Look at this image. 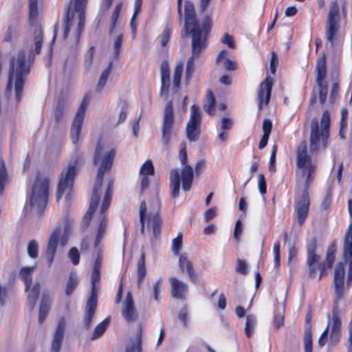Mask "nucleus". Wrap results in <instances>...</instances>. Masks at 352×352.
Segmentation results:
<instances>
[{
  "mask_svg": "<svg viewBox=\"0 0 352 352\" xmlns=\"http://www.w3.org/2000/svg\"><path fill=\"white\" fill-rule=\"evenodd\" d=\"M213 25L211 14H205L198 19L194 4L186 1L184 4V26L186 35L192 38V54L188 58L186 67V79L190 80L195 72V59L207 47L208 39Z\"/></svg>",
  "mask_w": 352,
  "mask_h": 352,
  "instance_id": "nucleus-1",
  "label": "nucleus"
},
{
  "mask_svg": "<svg viewBox=\"0 0 352 352\" xmlns=\"http://www.w3.org/2000/svg\"><path fill=\"white\" fill-rule=\"evenodd\" d=\"M296 166L300 176L305 178L301 195L295 197L294 211L298 223L302 226L309 214L310 206L309 190L315 180L318 164L316 160L311 158V155H296Z\"/></svg>",
  "mask_w": 352,
  "mask_h": 352,
  "instance_id": "nucleus-2",
  "label": "nucleus"
},
{
  "mask_svg": "<svg viewBox=\"0 0 352 352\" xmlns=\"http://www.w3.org/2000/svg\"><path fill=\"white\" fill-rule=\"evenodd\" d=\"M25 58V52L20 51L16 58L12 57L10 63L6 91H11L14 84L17 102L22 98L23 86L30 73V66L26 64Z\"/></svg>",
  "mask_w": 352,
  "mask_h": 352,
  "instance_id": "nucleus-3",
  "label": "nucleus"
},
{
  "mask_svg": "<svg viewBox=\"0 0 352 352\" xmlns=\"http://www.w3.org/2000/svg\"><path fill=\"white\" fill-rule=\"evenodd\" d=\"M114 155H94V163L98 168V173L96 179L93 194L90 200L89 207L85 213L82 224L83 227H87L94 212L96 211L99 200V191L102 185L103 177L105 173L110 170L114 161Z\"/></svg>",
  "mask_w": 352,
  "mask_h": 352,
  "instance_id": "nucleus-4",
  "label": "nucleus"
},
{
  "mask_svg": "<svg viewBox=\"0 0 352 352\" xmlns=\"http://www.w3.org/2000/svg\"><path fill=\"white\" fill-rule=\"evenodd\" d=\"M330 113L328 110L322 113L320 120V129L317 118H314L311 122L310 131V152L317 153L320 148L325 149L327 147L328 139L330 131Z\"/></svg>",
  "mask_w": 352,
  "mask_h": 352,
  "instance_id": "nucleus-5",
  "label": "nucleus"
},
{
  "mask_svg": "<svg viewBox=\"0 0 352 352\" xmlns=\"http://www.w3.org/2000/svg\"><path fill=\"white\" fill-rule=\"evenodd\" d=\"M180 161L183 168L179 172L177 168H173L170 172V195L173 199L179 195L181 182L184 191H188L192 187L194 179L192 167L188 164V155H180Z\"/></svg>",
  "mask_w": 352,
  "mask_h": 352,
  "instance_id": "nucleus-6",
  "label": "nucleus"
},
{
  "mask_svg": "<svg viewBox=\"0 0 352 352\" xmlns=\"http://www.w3.org/2000/svg\"><path fill=\"white\" fill-rule=\"evenodd\" d=\"M72 225L73 221L67 217L50 234L45 253L49 267L52 266L58 245L64 247L67 243Z\"/></svg>",
  "mask_w": 352,
  "mask_h": 352,
  "instance_id": "nucleus-7",
  "label": "nucleus"
},
{
  "mask_svg": "<svg viewBox=\"0 0 352 352\" xmlns=\"http://www.w3.org/2000/svg\"><path fill=\"white\" fill-rule=\"evenodd\" d=\"M82 166V162L80 160H74L63 170L58 185L57 201L64 198L69 201L72 199L74 179Z\"/></svg>",
  "mask_w": 352,
  "mask_h": 352,
  "instance_id": "nucleus-8",
  "label": "nucleus"
},
{
  "mask_svg": "<svg viewBox=\"0 0 352 352\" xmlns=\"http://www.w3.org/2000/svg\"><path fill=\"white\" fill-rule=\"evenodd\" d=\"M49 180L46 177H38L30 195L29 203L26 204V210H34L41 213L47 206L48 199Z\"/></svg>",
  "mask_w": 352,
  "mask_h": 352,
  "instance_id": "nucleus-9",
  "label": "nucleus"
},
{
  "mask_svg": "<svg viewBox=\"0 0 352 352\" xmlns=\"http://www.w3.org/2000/svg\"><path fill=\"white\" fill-rule=\"evenodd\" d=\"M112 185L113 183L111 182H109L103 201L102 204V206L100 208V210L99 213L97 214V223L98 230L97 233L95 238L94 246L97 248L100 244V242L103 237L107 226V218L104 214L105 211L109 208L110 206V203L112 197Z\"/></svg>",
  "mask_w": 352,
  "mask_h": 352,
  "instance_id": "nucleus-10",
  "label": "nucleus"
},
{
  "mask_svg": "<svg viewBox=\"0 0 352 352\" xmlns=\"http://www.w3.org/2000/svg\"><path fill=\"white\" fill-rule=\"evenodd\" d=\"M91 98V95L89 92L84 96L72 121L70 135L74 144H76L79 140L86 110L90 102Z\"/></svg>",
  "mask_w": 352,
  "mask_h": 352,
  "instance_id": "nucleus-11",
  "label": "nucleus"
},
{
  "mask_svg": "<svg viewBox=\"0 0 352 352\" xmlns=\"http://www.w3.org/2000/svg\"><path fill=\"white\" fill-rule=\"evenodd\" d=\"M316 84L318 87V97L319 101L321 104H324L326 102L328 85L326 80L327 78V63L325 54L317 60L316 65Z\"/></svg>",
  "mask_w": 352,
  "mask_h": 352,
  "instance_id": "nucleus-12",
  "label": "nucleus"
},
{
  "mask_svg": "<svg viewBox=\"0 0 352 352\" xmlns=\"http://www.w3.org/2000/svg\"><path fill=\"white\" fill-rule=\"evenodd\" d=\"M175 135L174 131V111L172 101H168L164 109L163 124L162 127V141L168 146L172 138Z\"/></svg>",
  "mask_w": 352,
  "mask_h": 352,
  "instance_id": "nucleus-13",
  "label": "nucleus"
},
{
  "mask_svg": "<svg viewBox=\"0 0 352 352\" xmlns=\"http://www.w3.org/2000/svg\"><path fill=\"white\" fill-rule=\"evenodd\" d=\"M201 116L199 107L194 104L190 108V116L186 125V135L188 139L191 141H197L201 132Z\"/></svg>",
  "mask_w": 352,
  "mask_h": 352,
  "instance_id": "nucleus-14",
  "label": "nucleus"
},
{
  "mask_svg": "<svg viewBox=\"0 0 352 352\" xmlns=\"http://www.w3.org/2000/svg\"><path fill=\"white\" fill-rule=\"evenodd\" d=\"M306 267L307 268L308 276L311 278L316 277L317 273L319 272L318 280L328 275L329 270H331L324 261H321L320 255L312 256H307Z\"/></svg>",
  "mask_w": 352,
  "mask_h": 352,
  "instance_id": "nucleus-15",
  "label": "nucleus"
},
{
  "mask_svg": "<svg viewBox=\"0 0 352 352\" xmlns=\"http://www.w3.org/2000/svg\"><path fill=\"white\" fill-rule=\"evenodd\" d=\"M87 0H70L67 7H71L74 12V19L76 12L78 13V22L76 30V40L79 41L81 34L83 32L85 23V10L87 5Z\"/></svg>",
  "mask_w": 352,
  "mask_h": 352,
  "instance_id": "nucleus-16",
  "label": "nucleus"
},
{
  "mask_svg": "<svg viewBox=\"0 0 352 352\" xmlns=\"http://www.w3.org/2000/svg\"><path fill=\"white\" fill-rule=\"evenodd\" d=\"M339 14L338 5L336 1L331 2L328 15V26L327 29V39L329 42L333 44L335 36L338 30L336 18Z\"/></svg>",
  "mask_w": 352,
  "mask_h": 352,
  "instance_id": "nucleus-17",
  "label": "nucleus"
},
{
  "mask_svg": "<svg viewBox=\"0 0 352 352\" xmlns=\"http://www.w3.org/2000/svg\"><path fill=\"white\" fill-rule=\"evenodd\" d=\"M272 87L273 78L269 76L260 83L257 94L259 110L263 109V104L267 105L270 102Z\"/></svg>",
  "mask_w": 352,
  "mask_h": 352,
  "instance_id": "nucleus-18",
  "label": "nucleus"
},
{
  "mask_svg": "<svg viewBox=\"0 0 352 352\" xmlns=\"http://www.w3.org/2000/svg\"><path fill=\"white\" fill-rule=\"evenodd\" d=\"M154 175V167L151 160L146 161L140 167L139 179L141 192H144L151 184Z\"/></svg>",
  "mask_w": 352,
  "mask_h": 352,
  "instance_id": "nucleus-19",
  "label": "nucleus"
},
{
  "mask_svg": "<svg viewBox=\"0 0 352 352\" xmlns=\"http://www.w3.org/2000/svg\"><path fill=\"white\" fill-rule=\"evenodd\" d=\"M344 263L339 262L336 265L333 275L334 289L338 299H341L344 294Z\"/></svg>",
  "mask_w": 352,
  "mask_h": 352,
  "instance_id": "nucleus-20",
  "label": "nucleus"
},
{
  "mask_svg": "<svg viewBox=\"0 0 352 352\" xmlns=\"http://www.w3.org/2000/svg\"><path fill=\"white\" fill-rule=\"evenodd\" d=\"M170 294L173 298L184 300L188 293V285L176 277L169 278Z\"/></svg>",
  "mask_w": 352,
  "mask_h": 352,
  "instance_id": "nucleus-21",
  "label": "nucleus"
},
{
  "mask_svg": "<svg viewBox=\"0 0 352 352\" xmlns=\"http://www.w3.org/2000/svg\"><path fill=\"white\" fill-rule=\"evenodd\" d=\"M350 223L344 234L343 254L345 258L352 257V199L348 201Z\"/></svg>",
  "mask_w": 352,
  "mask_h": 352,
  "instance_id": "nucleus-22",
  "label": "nucleus"
},
{
  "mask_svg": "<svg viewBox=\"0 0 352 352\" xmlns=\"http://www.w3.org/2000/svg\"><path fill=\"white\" fill-rule=\"evenodd\" d=\"M179 266L182 272L188 274V278L192 283L196 284L199 282V276L194 269L193 263L186 255L179 256Z\"/></svg>",
  "mask_w": 352,
  "mask_h": 352,
  "instance_id": "nucleus-23",
  "label": "nucleus"
},
{
  "mask_svg": "<svg viewBox=\"0 0 352 352\" xmlns=\"http://www.w3.org/2000/svg\"><path fill=\"white\" fill-rule=\"evenodd\" d=\"M161 72V92L162 96L166 98L170 87V67L167 60L162 61L160 66Z\"/></svg>",
  "mask_w": 352,
  "mask_h": 352,
  "instance_id": "nucleus-24",
  "label": "nucleus"
},
{
  "mask_svg": "<svg viewBox=\"0 0 352 352\" xmlns=\"http://www.w3.org/2000/svg\"><path fill=\"white\" fill-rule=\"evenodd\" d=\"M97 307V298H95L94 295L89 296L85 307V313L83 320L84 327L88 329L92 322L95 311Z\"/></svg>",
  "mask_w": 352,
  "mask_h": 352,
  "instance_id": "nucleus-25",
  "label": "nucleus"
},
{
  "mask_svg": "<svg viewBox=\"0 0 352 352\" xmlns=\"http://www.w3.org/2000/svg\"><path fill=\"white\" fill-rule=\"evenodd\" d=\"M65 321L63 318L58 321L54 335L51 352H59L64 337Z\"/></svg>",
  "mask_w": 352,
  "mask_h": 352,
  "instance_id": "nucleus-26",
  "label": "nucleus"
},
{
  "mask_svg": "<svg viewBox=\"0 0 352 352\" xmlns=\"http://www.w3.org/2000/svg\"><path fill=\"white\" fill-rule=\"evenodd\" d=\"M116 152V148L112 140L103 137L99 138L95 154H115Z\"/></svg>",
  "mask_w": 352,
  "mask_h": 352,
  "instance_id": "nucleus-27",
  "label": "nucleus"
},
{
  "mask_svg": "<svg viewBox=\"0 0 352 352\" xmlns=\"http://www.w3.org/2000/svg\"><path fill=\"white\" fill-rule=\"evenodd\" d=\"M135 315L136 313L134 307L132 294L131 292H128L124 302L122 316L126 320L131 321L134 320Z\"/></svg>",
  "mask_w": 352,
  "mask_h": 352,
  "instance_id": "nucleus-28",
  "label": "nucleus"
},
{
  "mask_svg": "<svg viewBox=\"0 0 352 352\" xmlns=\"http://www.w3.org/2000/svg\"><path fill=\"white\" fill-rule=\"evenodd\" d=\"M146 204L144 201H142L140 206V217L142 224V232L144 233L146 228L154 230V220L146 212Z\"/></svg>",
  "mask_w": 352,
  "mask_h": 352,
  "instance_id": "nucleus-29",
  "label": "nucleus"
},
{
  "mask_svg": "<svg viewBox=\"0 0 352 352\" xmlns=\"http://www.w3.org/2000/svg\"><path fill=\"white\" fill-rule=\"evenodd\" d=\"M228 54V52L227 50H221L217 57L216 62L217 64H219L222 62L223 67L226 70L234 71L237 69V64L235 61L226 58Z\"/></svg>",
  "mask_w": 352,
  "mask_h": 352,
  "instance_id": "nucleus-30",
  "label": "nucleus"
},
{
  "mask_svg": "<svg viewBox=\"0 0 352 352\" xmlns=\"http://www.w3.org/2000/svg\"><path fill=\"white\" fill-rule=\"evenodd\" d=\"M34 41L35 48L34 50H30V56H34L35 55L39 54L41 52V47L43 41V34L41 26H38L34 31Z\"/></svg>",
  "mask_w": 352,
  "mask_h": 352,
  "instance_id": "nucleus-31",
  "label": "nucleus"
},
{
  "mask_svg": "<svg viewBox=\"0 0 352 352\" xmlns=\"http://www.w3.org/2000/svg\"><path fill=\"white\" fill-rule=\"evenodd\" d=\"M52 302V299L48 295H43L39 309L38 320L40 323L43 322L47 316Z\"/></svg>",
  "mask_w": 352,
  "mask_h": 352,
  "instance_id": "nucleus-32",
  "label": "nucleus"
},
{
  "mask_svg": "<svg viewBox=\"0 0 352 352\" xmlns=\"http://www.w3.org/2000/svg\"><path fill=\"white\" fill-rule=\"evenodd\" d=\"M141 330L138 329L134 338H130L126 346V352H141Z\"/></svg>",
  "mask_w": 352,
  "mask_h": 352,
  "instance_id": "nucleus-33",
  "label": "nucleus"
},
{
  "mask_svg": "<svg viewBox=\"0 0 352 352\" xmlns=\"http://www.w3.org/2000/svg\"><path fill=\"white\" fill-rule=\"evenodd\" d=\"M113 68V61H110L107 66V67L104 69V71L102 72L96 87V91L97 92H100L104 87L109 76L110 73L111 72Z\"/></svg>",
  "mask_w": 352,
  "mask_h": 352,
  "instance_id": "nucleus-34",
  "label": "nucleus"
},
{
  "mask_svg": "<svg viewBox=\"0 0 352 352\" xmlns=\"http://www.w3.org/2000/svg\"><path fill=\"white\" fill-rule=\"evenodd\" d=\"M337 250V241L334 239L331 243L328 246L326 256H325V263L330 269L332 268L335 259H336V253Z\"/></svg>",
  "mask_w": 352,
  "mask_h": 352,
  "instance_id": "nucleus-35",
  "label": "nucleus"
},
{
  "mask_svg": "<svg viewBox=\"0 0 352 352\" xmlns=\"http://www.w3.org/2000/svg\"><path fill=\"white\" fill-rule=\"evenodd\" d=\"M206 102L204 106V109L209 115H214L216 104V98L214 93L211 90H208L206 94Z\"/></svg>",
  "mask_w": 352,
  "mask_h": 352,
  "instance_id": "nucleus-36",
  "label": "nucleus"
},
{
  "mask_svg": "<svg viewBox=\"0 0 352 352\" xmlns=\"http://www.w3.org/2000/svg\"><path fill=\"white\" fill-rule=\"evenodd\" d=\"M40 290V286L38 283L35 284L32 288L30 287L28 290H25L28 292V305L30 309H32L35 303L37 300L38 294Z\"/></svg>",
  "mask_w": 352,
  "mask_h": 352,
  "instance_id": "nucleus-37",
  "label": "nucleus"
},
{
  "mask_svg": "<svg viewBox=\"0 0 352 352\" xmlns=\"http://www.w3.org/2000/svg\"><path fill=\"white\" fill-rule=\"evenodd\" d=\"M74 22V12L72 10L71 7H67L65 11V16L64 19V37L66 38L70 32L71 28Z\"/></svg>",
  "mask_w": 352,
  "mask_h": 352,
  "instance_id": "nucleus-38",
  "label": "nucleus"
},
{
  "mask_svg": "<svg viewBox=\"0 0 352 352\" xmlns=\"http://www.w3.org/2000/svg\"><path fill=\"white\" fill-rule=\"evenodd\" d=\"M35 269L34 266L32 267H24L21 268L20 272V276L22 278L25 286V290H28L32 284V273Z\"/></svg>",
  "mask_w": 352,
  "mask_h": 352,
  "instance_id": "nucleus-39",
  "label": "nucleus"
},
{
  "mask_svg": "<svg viewBox=\"0 0 352 352\" xmlns=\"http://www.w3.org/2000/svg\"><path fill=\"white\" fill-rule=\"evenodd\" d=\"M341 320L339 316V311L337 305L334 306L332 309V326L331 334H336L340 331Z\"/></svg>",
  "mask_w": 352,
  "mask_h": 352,
  "instance_id": "nucleus-40",
  "label": "nucleus"
},
{
  "mask_svg": "<svg viewBox=\"0 0 352 352\" xmlns=\"http://www.w3.org/2000/svg\"><path fill=\"white\" fill-rule=\"evenodd\" d=\"M256 325V318L254 315L249 314L246 316L245 325V333L247 338H250L254 332Z\"/></svg>",
  "mask_w": 352,
  "mask_h": 352,
  "instance_id": "nucleus-41",
  "label": "nucleus"
},
{
  "mask_svg": "<svg viewBox=\"0 0 352 352\" xmlns=\"http://www.w3.org/2000/svg\"><path fill=\"white\" fill-rule=\"evenodd\" d=\"M318 249V240L316 236L311 237L309 240L307 241L306 244V252L307 256H312L319 255L317 254Z\"/></svg>",
  "mask_w": 352,
  "mask_h": 352,
  "instance_id": "nucleus-42",
  "label": "nucleus"
},
{
  "mask_svg": "<svg viewBox=\"0 0 352 352\" xmlns=\"http://www.w3.org/2000/svg\"><path fill=\"white\" fill-rule=\"evenodd\" d=\"M78 284V278L77 274L74 272H72L70 274L69 278L68 279V281H67V285H66V289H65L66 295H67V296L71 295L75 290Z\"/></svg>",
  "mask_w": 352,
  "mask_h": 352,
  "instance_id": "nucleus-43",
  "label": "nucleus"
},
{
  "mask_svg": "<svg viewBox=\"0 0 352 352\" xmlns=\"http://www.w3.org/2000/svg\"><path fill=\"white\" fill-rule=\"evenodd\" d=\"M145 254L142 251L141 257L138 262V286L140 287L142 280L146 276V268L144 266Z\"/></svg>",
  "mask_w": 352,
  "mask_h": 352,
  "instance_id": "nucleus-44",
  "label": "nucleus"
},
{
  "mask_svg": "<svg viewBox=\"0 0 352 352\" xmlns=\"http://www.w3.org/2000/svg\"><path fill=\"white\" fill-rule=\"evenodd\" d=\"M109 324V320L108 318L104 319L102 322L99 323L94 329V331L91 338V340H96L102 336L105 332Z\"/></svg>",
  "mask_w": 352,
  "mask_h": 352,
  "instance_id": "nucleus-45",
  "label": "nucleus"
},
{
  "mask_svg": "<svg viewBox=\"0 0 352 352\" xmlns=\"http://www.w3.org/2000/svg\"><path fill=\"white\" fill-rule=\"evenodd\" d=\"M182 73L183 65L179 64L175 67L173 74V89L175 91L179 88Z\"/></svg>",
  "mask_w": 352,
  "mask_h": 352,
  "instance_id": "nucleus-46",
  "label": "nucleus"
},
{
  "mask_svg": "<svg viewBox=\"0 0 352 352\" xmlns=\"http://www.w3.org/2000/svg\"><path fill=\"white\" fill-rule=\"evenodd\" d=\"M122 3H118L116 6V7L113 11V13L111 16V26H110V29H109L110 34H111L113 32V31L116 25L117 21L119 18L120 13L121 9H122Z\"/></svg>",
  "mask_w": 352,
  "mask_h": 352,
  "instance_id": "nucleus-47",
  "label": "nucleus"
},
{
  "mask_svg": "<svg viewBox=\"0 0 352 352\" xmlns=\"http://www.w3.org/2000/svg\"><path fill=\"white\" fill-rule=\"evenodd\" d=\"M304 346H305V352H312L313 349V341H312V333L310 327L307 329L304 338Z\"/></svg>",
  "mask_w": 352,
  "mask_h": 352,
  "instance_id": "nucleus-48",
  "label": "nucleus"
},
{
  "mask_svg": "<svg viewBox=\"0 0 352 352\" xmlns=\"http://www.w3.org/2000/svg\"><path fill=\"white\" fill-rule=\"evenodd\" d=\"M123 42V36L122 34H119L113 43V59L118 60L120 57V54L121 51V47Z\"/></svg>",
  "mask_w": 352,
  "mask_h": 352,
  "instance_id": "nucleus-49",
  "label": "nucleus"
},
{
  "mask_svg": "<svg viewBox=\"0 0 352 352\" xmlns=\"http://www.w3.org/2000/svg\"><path fill=\"white\" fill-rule=\"evenodd\" d=\"M100 280V271L93 270L91 274V293L90 296L94 295L95 298H97V284Z\"/></svg>",
  "mask_w": 352,
  "mask_h": 352,
  "instance_id": "nucleus-50",
  "label": "nucleus"
},
{
  "mask_svg": "<svg viewBox=\"0 0 352 352\" xmlns=\"http://www.w3.org/2000/svg\"><path fill=\"white\" fill-rule=\"evenodd\" d=\"M8 179V174L5 167V164L0 160V195L3 193L4 185Z\"/></svg>",
  "mask_w": 352,
  "mask_h": 352,
  "instance_id": "nucleus-51",
  "label": "nucleus"
},
{
  "mask_svg": "<svg viewBox=\"0 0 352 352\" xmlns=\"http://www.w3.org/2000/svg\"><path fill=\"white\" fill-rule=\"evenodd\" d=\"M182 233L179 232L178 233L176 238L173 239L172 242V250L174 254H179L180 252V250L182 248Z\"/></svg>",
  "mask_w": 352,
  "mask_h": 352,
  "instance_id": "nucleus-52",
  "label": "nucleus"
},
{
  "mask_svg": "<svg viewBox=\"0 0 352 352\" xmlns=\"http://www.w3.org/2000/svg\"><path fill=\"white\" fill-rule=\"evenodd\" d=\"M38 16L37 0H29V19L34 21Z\"/></svg>",
  "mask_w": 352,
  "mask_h": 352,
  "instance_id": "nucleus-53",
  "label": "nucleus"
},
{
  "mask_svg": "<svg viewBox=\"0 0 352 352\" xmlns=\"http://www.w3.org/2000/svg\"><path fill=\"white\" fill-rule=\"evenodd\" d=\"M332 195L333 190L331 188H329L326 191V194L321 204L323 210H327L329 208L332 202Z\"/></svg>",
  "mask_w": 352,
  "mask_h": 352,
  "instance_id": "nucleus-54",
  "label": "nucleus"
},
{
  "mask_svg": "<svg viewBox=\"0 0 352 352\" xmlns=\"http://www.w3.org/2000/svg\"><path fill=\"white\" fill-rule=\"evenodd\" d=\"M28 253L31 258H36L38 254V244L34 241H30L28 245Z\"/></svg>",
  "mask_w": 352,
  "mask_h": 352,
  "instance_id": "nucleus-55",
  "label": "nucleus"
},
{
  "mask_svg": "<svg viewBox=\"0 0 352 352\" xmlns=\"http://www.w3.org/2000/svg\"><path fill=\"white\" fill-rule=\"evenodd\" d=\"M171 34V29L170 27L166 26L161 35L160 43L162 47H166L168 43Z\"/></svg>",
  "mask_w": 352,
  "mask_h": 352,
  "instance_id": "nucleus-56",
  "label": "nucleus"
},
{
  "mask_svg": "<svg viewBox=\"0 0 352 352\" xmlns=\"http://www.w3.org/2000/svg\"><path fill=\"white\" fill-rule=\"evenodd\" d=\"M258 186L260 193L264 195L267 192V184L265 177L263 173L258 175Z\"/></svg>",
  "mask_w": 352,
  "mask_h": 352,
  "instance_id": "nucleus-57",
  "label": "nucleus"
},
{
  "mask_svg": "<svg viewBox=\"0 0 352 352\" xmlns=\"http://www.w3.org/2000/svg\"><path fill=\"white\" fill-rule=\"evenodd\" d=\"M68 257L74 265H78L80 259V253L76 248H72L68 253Z\"/></svg>",
  "mask_w": 352,
  "mask_h": 352,
  "instance_id": "nucleus-58",
  "label": "nucleus"
},
{
  "mask_svg": "<svg viewBox=\"0 0 352 352\" xmlns=\"http://www.w3.org/2000/svg\"><path fill=\"white\" fill-rule=\"evenodd\" d=\"M64 105L60 102L56 107L54 116L56 122H60L64 118Z\"/></svg>",
  "mask_w": 352,
  "mask_h": 352,
  "instance_id": "nucleus-59",
  "label": "nucleus"
},
{
  "mask_svg": "<svg viewBox=\"0 0 352 352\" xmlns=\"http://www.w3.org/2000/svg\"><path fill=\"white\" fill-rule=\"evenodd\" d=\"M236 272L241 274H247L248 272V265L245 261L242 259L237 260Z\"/></svg>",
  "mask_w": 352,
  "mask_h": 352,
  "instance_id": "nucleus-60",
  "label": "nucleus"
},
{
  "mask_svg": "<svg viewBox=\"0 0 352 352\" xmlns=\"http://www.w3.org/2000/svg\"><path fill=\"white\" fill-rule=\"evenodd\" d=\"M340 91V83L334 82L332 85L329 99L331 102H334L338 98Z\"/></svg>",
  "mask_w": 352,
  "mask_h": 352,
  "instance_id": "nucleus-61",
  "label": "nucleus"
},
{
  "mask_svg": "<svg viewBox=\"0 0 352 352\" xmlns=\"http://www.w3.org/2000/svg\"><path fill=\"white\" fill-rule=\"evenodd\" d=\"M343 258L345 261H349V269H348V273H347V277H346V287L347 289H349L352 285V256L350 258H345L343 256Z\"/></svg>",
  "mask_w": 352,
  "mask_h": 352,
  "instance_id": "nucleus-62",
  "label": "nucleus"
},
{
  "mask_svg": "<svg viewBox=\"0 0 352 352\" xmlns=\"http://www.w3.org/2000/svg\"><path fill=\"white\" fill-rule=\"evenodd\" d=\"M278 64V58L276 53L273 51L272 52L271 60H270V72L272 74H275L276 71V67Z\"/></svg>",
  "mask_w": 352,
  "mask_h": 352,
  "instance_id": "nucleus-63",
  "label": "nucleus"
},
{
  "mask_svg": "<svg viewBox=\"0 0 352 352\" xmlns=\"http://www.w3.org/2000/svg\"><path fill=\"white\" fill-rule=\"evenodd\" d=\"M262 129L263 131V135L270 136L272 129V121L270 119H265L263 122Z\"/></svg>",
  "mask_w": 352,
  "mask_h": 352,
  "instance_id": "nucleus-64",
  "label": "nucleus"
}]
</instances>
